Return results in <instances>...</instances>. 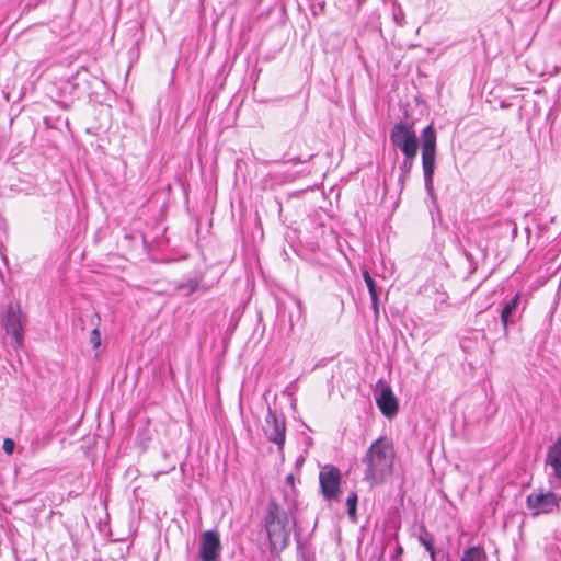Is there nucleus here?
Returning <instances> with one entry per match:
<instances>
[{
    "instance_id": "f257e3e1",
    "label": "nucleus",
    "mask_w": 561,
    "mask_h": 561,
    "mask_svg": "<svg viewBox=\"0 0 561 561\" xmlns=\"http://www.w3.org/2000/svg\"><path fill=\"white\" fill-rule=\"evenodd\" d=\"M396 453L392 442L387 437L375 440L367 449L362 462L364 480L371 486L385 483L393 473Z\"/></svg>"
},
{
    "instance_id": "f03ea898",
    "label": "nucleus",
    "mask_w": 561,
    "mask_h": 561,
    "mask_svg": "<svg viewBox=\"0 0 561 561\" xmlns=\"http://www.w3.org/2000/svg\"><path fill=\"white\" fill-rule=\"evenodd\" d=\"M294 527V518L277 503L271 502L265 515V529L271 549L274 551L285 549L289 543Z\"/></svg>"
},
{
    "instance_id": "7ed1b4c3",
    "label": "nucleus",
    "mask_w": 561,
    "mask_h": 561,
    "mask_svg": "<svg viewBox=\"0 0 561 561\" xmlns=\"http://www.w3.org/2000/svg\"><path fill=\"white\" fill-rule=\"evenodd\" d=\"M436 157V133L432 125L424 128L422 133V167L424 172L425 187L433 193V175Z\"/></svg>"
},
{
    "instance_id": "20e7f679",
    "label": "nucleus",
    "mask_w": 561,
    "mask_h": 561,
    "mask_svg": "<svg viewBox=\"0 0 561 561\" xmlns=\"http://www.w3.org/2000/svg\"><path fill=\"white\" fill-rule=\"evenodd\" d=\"M394 147H398L407 157L412 160L415 158L419 149V142L415 131L411 126L404 124H396L390 135Z\"/></svg>"
},
{
    "instance_id": "39448f33",
    "label": "nucleus",
    "mask_w": 561,
    "mask_h": 561,
    "mask_svg": "<svg viewBox=\"0 0 561 561\" xmlns=\"http://www.w3.org/2000/svg\"><path fill=\"white\" fill-rule=\"evenodd\" d=\"M561 497L551 492L536 491L526 499L527 507L533 515L550 514L559 508Z\"/></svg>"
},
{
    "instance_id": "423d86ee",
    "label": "nucleus",
    "mask_w": 561,
    "mask_h": 561,
    "mask_svg": "<svg viewBox=\"0 0 561 561\" xmlns=\"http://www.w3.org/2000/svg\"><path fill=\"white\" fill-rule=\"evenodd\" d=\"M375 399L378 408L385 416L392 417L398 413V400L389 385L379 381Z\"/></svg>"
},
{
    "instance_id": "0eeeda50",
    "label": "nucleus",
    "mask_w": 561,
    "mask_h": 561,
    "mask_svg": "<svg viewBox=\"0 0 561 561\" xmlns=\"http://www.w3.org/2000/svg\"><path fill=\"white\" fill-rule=\"evenodd\" d=\"M24 318L19 308L9 306L4 318V328L8 334L14 340L15 347L19 348L23 341Z\"/></svg>"
},
{
    "instance_id": "6e6552de",
    "label": "nucleus",
    "mask_w": 561,
    "mask_h": 561,
    "mask_svg": "<svg viewBox=\"0 0 561 561\" xmlns=\"http://www.w3.org/2000/svg\"><path fill=\"white\" fill-rule=\"evenodd\" d=\"M340 471L333 466H324L319 474L322 494L325 499H334L340 489Z\"/></svg>"
},
{
    "instance_id": "1a4fd4ad",
    "label": "nucleus",
    "mask_w": 561,
    "mask_h": 561,
    "mask_svg": "<svg viewBox=\"0 0 561 561\" xmlns=\"http://www.w3.org/2000/svg\"><path fill=\"white\" fill-rule=\"evenodd\" d=\"M220 540L217 533L207 530L202 536L199 556L202 561H218Z\"/></svg>"
},
{
    "instance_id": "9d476101",
    "label": "nucleus",
    "mask_w": 561,
    "mask_h": 561,
    "mask_svg": "<svg viewBox=\"0 0 561 561\" xmlns=\"http://www.w3.org/2000/svg\"><path fill=\"white\" fill-rule=\"evenodd\" d=\"M264 433L271 442L283 445L285 440V422L276 413L268 411L264 424Z\"/></svg>"
},
{
    "instance_id": "9b49d317",
    "label": "nucleus",
    "mask_w": 561,
    "mask_h": 561,
    "mask_svg": "<svg viewBox=\"0 0 561 561\" xmlns=\"http://www.w3.org/2000/svg\"><path fill=\"white\" fill-rule=\"evenodd\" d=\"M546 463L553 470V476L561 481V439L557 440L548 450Z\"/></svg>"
},
{
    "instance_id": "f8f14e48",
    "label": "nucleus",
    "mask_w": 561,
    "mask_h": 561,
    "mask_svg": "<svg viewBox=\"0 0 561 561\" xmlns=\"http://www.w3.org/2000/svg\"><path fill=\"white\" fill-rule=\"evenodd\" d=\"M460 561H486V556L481 548L472 547L463 552Z\"/></svg>"
},
{
    "instance_id": "ddd939ff",
    "label": "nucleus",
    "mask_w": 561,
    "mask_h": 561,
    "mask_svg": "<svg viewBox=\"0 0 561 561\" xmlns=\"http://www.w3.org/2000/svg\"><path fill=\"white\" fill-rule=\"evenodd\" d=\"M518 300H519V295L516 294L515 297L510 302L505 304V306L503 307V310L501 313V320H502L504 328L507 327L510 317L513 313V311L515 310V308L517 307Z\"/></svg>"
},
{
    "instance_id": "4468645a",
    "label": "nucleus",
    "mask_w": 561,
    "mask_h": 561,
    "mask_svg": "<svg viewBox=\"0 0 561 561\" xmlns=\"http://www.w3.org/2000/svg\"><path fill=\"white\" fill-rule=\"evenodd\" d=\"M363 277H364L365 283H366V285L368 287V290H369V294H370V297H371V300H373V306H374L375 312L377 313L378 312V296H377V291H376V288H375V282L371 278V276L369 275L368 271H364L363 272Z\"/></svg>"
},
{
    "instance_id": "2eb2a0df",
    "label": "nucleus",
    "mask_w": 561,
    "mask_h": 561,
    "mask_svg": "<svg viewBox=\"0 0 561 561\" xmlns=\"http://www.w3.org/2000/svg\"><path fill=\"white\" fill-rule=\"evenodd\" d=\"M419 541L426 549V551H428L431 561H436L432 536L427 531L423 530V534L419 537Z\"/></svg>"
},
{
    "instance_id": "dca6fc26",
    "label": "nucleus",
    "mask_w": 561,
    "mask_h": 561,
    "mask_svg": "<svg viewBox=\"0 0 561 561\" xmlns=\"http://www.w3.org/2000/svg\"><path fill=\"white\" fill-rule=\"evenodd\" d=\"M346 505H347L348 516L354 520L356 517V506H357V494L355 492H352L348 495V497L346 500Z\"/></svg>"
},
{
    "instance_id": "f3484780",
    "label": "nucleus",
    "mask_w": 561,
    "mask_h": 561,
    "mask_svg": "<svg viewBox=\"0 0 561 561\" xmlns=\"http://www.w3.org/2000/svg\"><path fill=\"white\" fill-rule=\"evenodd\" d=\"M90 343L94 348L99 347L101 344V336L98 329H94L90 334Z\"/></svg>"
},
{
    "instance_id": "a211bd4d",
    "label": "nucleus",
    "mask_w": 561,
    "mask_h": 561,
    "mask_svg": "<svg viewBox=\"0 0 561 561\" xmlns=\"http://www.w3.org/2000/svg\"><path fill=\"white\" fill-rule=\"evenodd\" d=\"M13 449H14V442L11 438H5L3 442V450L8 455H11L13 453Z\"/></svg>"
},
{
    "instance_id": "6ab92c4d",
    "label": "nucleus",
    "mask_w": 561,
    "mask_h": 561,
    "mask_svg": "<svg viewBox=\"0 0 561 561\" xmlns=\"http://www.w3.org/2000/svg\"><path fill=\"white\" fill-rule=\"evenodd\" d=\"M286 481L289 485H294L295 478L293 474H288Z\"/></svg>"
},
{
    "instance_id": "aec40b11",
    "label": "nucleus",
    "mask_w": 561,
    "mask_h": 561,
    "mask_svg": "<svg viewBox=\"0 0 561 561\" xmlns=\"http://www.w3.org/2000/svg\"><path fill=\"white\" fill-rule=\"evenodd\" d=\"M397 552H398V553H401V552H402V548H401V547H399V548L397 549Z\"/></svg>"
},
{
    "instance_id": "412c9836",
    "label": "nucleus",
    "mask_w": 561,
    "mask_h": 561,
    "mask_svg": "<svg viewBox=\"0 0 561 561\" xmlns=\"http://www.w3.org/2000/svg\"><path fill=\"white\" fill-rule=\"evenodd\" d=\"M393 561H402V560H401V559H399V558H396Z\"/></svg>"
}]
</instances>
